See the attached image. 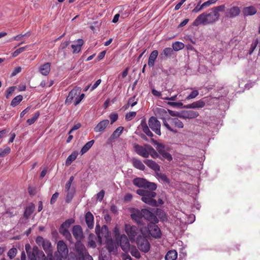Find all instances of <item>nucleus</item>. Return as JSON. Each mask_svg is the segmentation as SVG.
Returning a JSON list of instances; mask_svg holds the SVG:
<instances>
[{
  "mask_svg": "<svg viewBox=\"0 0 260 260\" xmlns=\"http://www.w3.org/2000/svg\"><path fill=\"white\" fill-rule=\"evenodd\" d=\"M134 166L140 170H144L145 169V166L144 164H133Z\"/></svg>",
  "mask_w": 260,
  "mask_h": 260,
  "instance_id": "62",
  "label": "nucleus"
},
{
  "mask_svg": "<svg viewBox=\"0 0 260 260\" xmlns=\"http://www.w3.org/2000/svg\"><path fill=\"white\" fill-rule=\"evenodd\" d=\"M85 220L88 228L89 229H93L94 225V217L90 212L88 211L86 213Z\"/></svg>",
  "mask_w": 260,
  "mask_h": 260,
  "instance_id": "21",
  "label": "nucleus"
},
{
  "mask_svg": "<svg viewBox=\"0 0 260 260\" xmlns=\"http://www.w3.org/2000/svg\"><path fill=\"white\" fill-rule=\"evenodd\" d=\"M17 252V250L16 248L13 247L11 248L8 252V256L10 259H13L16 256Z\"/></svg>",
  "mask_w": 260,
  "mask_h": 260,
  "instance_id": "44",
  "label": "nucleus"
},
{
  "mask_svg": "<svg viewBox=\"0 0 260 260\" xmlns=\"http://www.w3.org/2000/svg\"><path fill=\"white\" fill-rule=\"evenodd\" d=\"M172 47L173 50L178 51L184 47V44L180 42H175L172 44Z\"/></svg>",
  "mask_w": 260,
  "mask_h": 260,
  "instance_id": "40",
  "label": "nucleus"
},
{
  "mask_svg": "<svg viewBox=\"0 0 260 260\" xmlns=\"http://www.w3.org/2000/svg\"><path fill=\"white\" fill-rule=\"evenodd\" d=\"M41 256L43 259L45 258V255L43 252L40 250L37 246L33 247L31 254L28 255L29 260H41Z\"/></svg>",
  "mask_w": 260,
  "mask_h": 260,
  "instance_id": "17",
  "label": "nucleus"
},
{
  "mask_svg": "<svg viewBox=\"0 0 260 260\" xmlns=\"http://www.w3.org/2000/svg\"><path fill=\"white\" fill-rule=\"evenodd\" d=\"M168 121L170 124H169L167 121L164 119L163 121L164 125L168 130L172 132L174 134L177 133V131L176 129L173 128L171 126H175L179 128H182L183 127L184 124L183 122L178 118H170Z\"/></svg>",
  "mask_w": 260,
  "mask_h": 260,
  "instance_id": "10",
  "label": "nucleus"
},
{
  "mask_svg": "<svg viewBox=\"0 0 260 260\" xmlns=\"http://www.w3.org/2000/svg\"><path fill=\"white\" fill-rule=\"evenodd\" d=\"M217 0H209L207 2H204L203 5L204 7V8H206L208 7H209L212 4H215Z\"/></svg>",
  "mask_w": 260,
  "mask_h": 260,
  "instance_id": "57",
  "label": "nucleus"
},
{
  "mask_svg": "<svg viewBox=\"0 0 260 260\" xmlns=\"http://www.w3.org/2000/svg\"><path fill=\"white\" fill-rule=\"evenodd\" d=\"M47 172H48V168L47 167H44L40 173V178L41 179H42L43 178H44L45 176V175H46V174L47 173Z\"/></svg>",
  "mask_w": 260,
  "mask_h": 260,
  "instance_id": "61",
  "label": "nucleus"
},
{
  "mask_svg": "<svg viewBox=\"0 0 260 260\" xmlns=\"http://www.w3.org/2000/svg\"><path fill=\"white\" fill-rule=\"evenodd\" d=\"M156 223H149L148 224V229L149 234L154 238L161 237V233L159 227L156 224Z\"/></svg>",
  "mask_w": 260,
  "mask_h": 260,
  "instance_id": "14",
  "label": "nucleus"
},
{
  "mask_svg": "<svg viewBox=\"0 0 260 260\" xmlns=\"http://www.w3.org/2000/svg\"><path fill=\"white\" fill-rule=\"evenodd\" d=\"M50 67L51 63L49 62H47L42 64L39 68V72L42 75L44 76H47L50 72Z\"/></svg>",
  "mask_w": 260,
  "mask_h": 260,
  "instance_id": "25",
  "label": "nucleus"
},
{
  "mask_svg": "<svg viewBox=\"0 0 260 260\" xmlns=\"http://www.w3.org/2000/svg\"><path fill=\"white\" fill-rule=\"evenodd\" d=\"M40 113L39 112H37L35 113L33 117L31 118L28 119L26 122L29 124L31 125L35 122L37 119L39 118Z\"/></svg>",
  "mask_w": 260,
  "mask_h": 260,
  "instance_id": "43",
  "label": "nucleus"
},
{
  "mask_svg": "<svg viewBox=\"0 0 260 260\" xmlns=\"http://www.w3.org/2000/svg\"><path fill=\"white\" fill-rule=\"evenodd\" d=\"M68 188V194L66 197V202H70L73 199L74 193L75 192V189L74 187H66Z\"/></svg>",
  "mask_w": 260,
  "mask_h": 260,
  "instance_id": "32",
  "label": "nucleus"
},
{
  "mask_svg": "<svg viewBox=\"0 0 260 260\" xmlns=\"http://www.w3.org/2000/svg\"><path fill=\"white\" fill-rule=\"evenodd\" d=\"M125 231L127 234L129 240L132 242H135L137 237L139 236V229L135 225L129 224L125 225Z\"/></svg>",
  "mask_w": 260,
  "mask_h": 260,
  "instance_id": "11",
  "label": "nucleus"
},
{
  "mask_svg": "<svg viewBox=\"0 0 260 260\" xmlns=\"http://www.w3.org/2000/svg\"><path fill=\"white\" fill-rule=\"evenodd\" d=\"M10 148L9 147H7L4 149H0V157H5L10 152Z\"/></svg>",
  "mask_w": 260,
  "mask_h": 260,
  "instance_id": "47",
  "label": "nucleus"
},
{
  "mask_svg": "<svg viewBox=\"0 0 260 260\" xmlns=\"http://www.w3.org/2000/svg\"><path fill=\"white\" fill-rule=\"evenodd\" d=\"M256 12V9L252 6L245 7L243 10L244 16L253 15H254Z\"/></svg>",
  "mask_w": 260,
  "mask_h": 260,
  "instance_id": "30",
  "label": "nucleus"
},
{
  "mask_svg": "<svg viewBox=\"0 0 260 260\" xmlns=\"http://www.w3.org/2000/svg\"><path fill=\"white\" fill-rule=\"evenodd\" d=\"M42 246L47 253H52L51 243L49 240L46 239Z\"/></svg>",
  "mask_w": 260,
  "mask_h": 260,
  "instance_id": "34",
  "label": "nucleus"
},
{
  "mask_svg": "<svg viewBox=\"0 0 260 260\" xmlns=\"http://www.w3.org/2000/svg\"><path fill=\"white\" fill-rule=\"evenodd\" d=\"M149 151V155H150L153 158H159V153H157L154 149L150 145H147Z\"/></svg>",
  "mask_w": 260,
  "mask_h": 260,
  "instance_id": "37",
  "label": "nucleus"
},
{
  "mask_svg": "<svg viewBox=\"0 0 260 260\" xmlns=\"http://www.w3.org/2000/svg\"><path fill=\"white\" fill-rule=\"evenodd\" d=\"M81 91V89L79 87H75L73 88L69 93L68 96L66 98V102L71 101L74 98L75 99L77 95H79Z\"/></svg>",
  "mask_w": 260,
  "mask_h": 260,
  "instance_id": "22",
  "label": "nucleus"
},
{
  "mask_svg": "<svg viewBox=\"0 0 260 260\" xmlns=\"http://www.w3.org/2000/svg\"><path fill=\"white\" fill-rule=\"evenodd\" d=\"M84 96L85 95L84 93H82L79 96L77 95V96L76 97V101H75L74 105L76 106L79 104L82 100L84 98Z\"/></svg>",
  "mask_w": 260,
  "mask_h": 260,
  "instance_id": "56",
  "label": "nucleus"
},
{
  "mask_svg": "<svg viewBox=\"0 0 260 260\" xmlns=\"http://www.w3.org/2000/svg\"><path fill=\"white\" fill-rule=\"evenodd\" d=\"M168 104L172 107H182L183 104L181 102H169Z\"/></svg>",
  "mask_w": 260,
  "mask_h": 260,
  "instance_id": "55",
  "label": "nucleus"
},
{
  "mask_svg": "<svg viewBox=\"0 0 260 260\" xmlns=\"http://www.w3.org/2000/svg\"><path fill=\"white\" fill-rule=\"evenodd\" d=\"M148 125L145 119L141 121L139 128L148 137L152 138L153 136V133L150 131L149 127L156 134L159 136L161 135L160 123L155 117L152 116L148 120Z\"/></svg>",
  "mask_w": 260,
  "mask_h": 260,
  "instance_id": "2",
  "label": "nucleus"
},
{
  "mask_svg": "<svg viewBox=\"0 0 260 260\" xmlns=\"http://www.w3.org/2000/svg\"><path fill=\"white\" fill-rule=\"evenodd\" d=\"M136 114L137 113L136 112H130L126 114L125 119L127 121H130L136 116Z\"/></svg>",
  "mask_w": 260,
  "mask_h": 260,
  "instance_id": "50",
  "label": "nucleus"
},
{
  "mask_svg": "<svg viewBox=\"0 0 260 260\" xmlns=\"http://www.w3.org/2000/svg\"><path fill=\"white\" fill-rule=\"evenodd\" d=\"M95 233L98 237V242L100 245L102 244V238H106V248L108 252L111 254H115L117 251V245L115 244L112 239L109 235L108 228L106 225H103L100 229V225L95 226Z\"/></svg>",
  "mask_w": 260,
  "mask_h": 260,
  "instance_id": "1",
  "label": "nucleus"
},
{
  "mask_svg": "<svg viewBox=\"0 0 260 260\" xmlns=\"http://www.w3.org/2000/svg\"><path fill=\"white\" fill-rule=\"evenodd\" d=\"M109 118L111 120V124H113L117 120L118 115L117 113H111L109 116Z\"/></svg>",
  "mask_w": 260,
  "mask_h": 260,
  "instance_id": "51",
  "label": "nucleus"
},
{
  "mask_svg": "<svg viewBox=\"0 0 260 260\" xmlns=\"http://www.w3.org/2000/svg\"><path fill=\"white\" fill-rule=\"evenodd\" d=\"M199 115L197 111L189 110L184 112L180 117L184 119H193L197 118Z\"/></svg>",
  "mask_w": 260,
  "mask_h": 260,
  "instance_id": "20",
  "label": "nucleus"
},
{
  "mask_svg": "<svg viewBox=\"0 0 260 260\" xmlns=\"http://www.w3.org/2000/svg\"><path fill=\"white\" fill-rule=\"evenodd\" d=\"M21 68L20 67H17L14 69L11 73V76L13 77L16 76L17 74L19 73L21 71Z\"/></svg>",
  "mask_w": 260,
  "mask_h": 260,
  "instance_id": "59",
  "label": "nucleus"
},
{
  "mask_svg": "<svg viewBox=\"0 0 260 260\" xmlns=\"http://www.w3.org/2000/svg\"><path fill=\"white\" fill-rule=\"evenodd\" d=\"M151 141L153 144L156 146V149L159 153V158L164 161L167 160L170 161L172 160L171 154L165 150L164 145L158 143L152 138H151Z\"/></svg>",
  "mask_w": 260,
  "mask_h": 260,
  "instance_id": "8",
  "label": "nucleus"
},
{
  "mask_svg": "<svg viewBox=\"0 0 260 260\" xmlns=\"http://www.w3.org/2000/svg\"><path fill=\"white\" fill-rule=\"evenodd\" d=\"M147 145H146L145 147H144L139 144H134V150L139 155L147 158L149 156V150L147 148Z\"/></svg>",
  "mask_w": 260,
  "mask_h": 260,
  "instance_id": "18",
  "label": "nucleus"
},
{
  "mask_svg": "<svg viewBox=\"0 0 260 260\" xmlns=\"http://www.w3.org/2000/svg\"><path fill=\"white\" fill-rule=\"evenodd\" d=\"M72 234L76 240V242L82 241L84 238V235L82 229L79 225H74L72 228Z\"/></svg>",
  "mask_w": 260,
  "mask_h": 260,
  "instance_id": "15",
  "label": "nucleus"
},
{
  "mask_svg": "<svg viewBox=\"0 0 260 260\" xmlns=\"http://www.w3.org/2000/svg\"><path fill=\"white\" fill-rule=\"evenodd\" d=\"M114 233L115 235V239L117 242V245L119 244L121 247L122 250L127 253L130 250V243L129 242V239L127 237L124 235L122 234L120 235L118 230L117 228L115 229Z\"/></svg>",
  "mask_w": 260,
  "mask_h": 260,
  "instance_id": "5",
  "label": "nucleus"
},
{
  "mask_svg": "<svg viewBox=\"0 0 260 260\" xmlns=\"http://www.w3.org/2000/svg\"><path fill=\"white\" fill-rule=\"evenodd\" d=\"M177 257V252L176 250H170L169 251L166 256V260H176Z\"/></svg>",
  "mask_w": 260,
  "mask_h": 260,
  "instance_id": "33",
  "label": "nucleus"
},
{
  "mask_svg": "<svg viewBox=\"0 0 260 260\" xmlns=\"http://www.w3.org/2000/svg\"><path fill=\"white\" fill-rule=\"evenodd\" d=\"M201 4V1L199 3L197 6L192 10V12L193 13H198L203 9L204 8L203 5H200Z\"/></svg>",
  "mask_w": 260,
  "mask_h": 260,
  "instance_id": "52",
  "label": "nucleus"
},
{
  "mask_svg": "<svg viewBox=\"0 0 260 260\" xmlns=\"http://www.w3.org/2000/svg\"><path fill=\"white\" fill-rule=\"evenodd\" d=\"M131 218L139 225H143V213L142 210L140 211L138 209L132 208L131 211Z\"/></svg>",
  "mask_w": 260,
  "mask_h": 260,
  "instance_id": "13",
  "label": "nucleus"
},
{
  "mask_svg": "<svg viewBox=\"0 0 260 260\" xmlns=\"http://www.w3.org/2000/svg\"><path fill=\"white\" fill-rule=\"evenodd\" d=\"M135 242L136 243L138 248L141 251L147 253L149 251L150 244L146 237L142 233L137 237Z\"/></svg>",
  "mask_w": 260,
  "mask_h": 260,
  "instance_id": "6",
  "label": "nucleus"
},
{
  "mask_svg": "<svg viewBox=\"0 0 260 260\" xmlns=\"http://www.w3.org/2000/svg\"><path fill=\"white\" fill-rule=\"evenodd\" d=\"M123 128L122 126H119L117 128L111 135V138L112 139H115L118 138L121 134Z\"/></svg>",
  "mask_w": 260,
  "mask_h": 260,
  "instance_id": "35",
  "label": "nucleus"
},
{
  "mask_svg": "<svg viewBox=\"0 0 260 260\" xmlns=\"http://www.w3.org/2000/svg\"><path fill=\"white\" fill-rule=\"evenodd\" d=\"M133 184L139 187L148 188L149 190H155L157 185L153 182L147 181L146 179L142 178H136L133 181Z\"/></svg>",
  "mask_w": 260,
  "mask_h": 260,
  "instance_id": "9",
  "label": "nucleus"
},
{
  "mask_svg": "<svg viewBox=\"0 0 260 260\" xmlns=\"http://www.w3.org/2000/svg\"><path fill=\"white\" fill-rule=\"evenodd\" d=\"M174 54V50L170 47L165 48L162 52L159 55V58L161 59H166L168 57H170Z\"/></svg>",
  "mask_w": 260,
  "mask_h": 260,
  "instance_id": "23",
  "label": "nucleus"
},
{
  "mask_svg": "<svg viewBox=\"0 0 260 260\" xmlns=\"http://www.w3.org/2000/svg\"><path fill=\"white\" fill-rule=\"evenodd\" d=\"M240 10L238 6H234L227 10L226 16L230 18L235 17L240 13Z\"/></svg>",
  "mask_w": 260,
  "mask_h": 260,
  "instance_id": "24",
  "label": "nucleus"
},
{
  "mask_svg": "<svg viewBox=\"0 0 260 260\" xmlns=\"http://www.w3.org/2000/svg\"><path fill=\"white\" fill-rule=\"evenodd\" d=\"M129 251L131 252V254L133 256L137 258H140L141 257V254L136 246H131Z\"/></svg>",
  "mask_w": 260,
  "mask_h": 260,
  "instance_id": "36",
  "label": "nucleus"
},
{
  "mask_svg": "<svg viewBox=\"0 0 260 260\" xmlns=\"http://www.w3.org/2000/svg\"><path fill=\"white\" fill-rule=\"evenodd\" d=\"M45 240L42 237L38 236L36 239V242L39 246L42 245Z\"/></svg>",
  "mask_w": 260,
  "mask_h": 260,
  "instance_id": "58",
  "label": "nucleus"
},
{
  "mask_svg": "<svg viewBox=\"0 0 260 260\" xmlns=\"http://www.w3.org/2000/svg\"><path fill=\"white\" fill-rule=\"evenodd\" d=\"M59 232L63 236H65V222H63L61 224V225L59 229Z\"/></svg>",
  "mask_w": 260,
  "mask_h": 260,
  "instance_id": "63",
  "label": "nucleus"
},
{
  "mask_svg": "<svg viewBox=\"0 0 260 260\" xmlns=\"http://www.w3.org/2000/svg\"><path fill=\"white\" fill-rule=\"evenodd\" d=\"M27 48H28V46H25L24 47H20V48H18L13 53L12 56L13 57H15L17 56L21 53L25 51Z\"/></svg>",
  "mask_w": 260,
  "mask_h": 260,
  "instance_id": "42",
  "label": "nucleus"
},
{
  "mask_svg": "<svg viewBox=\"0 0 260 260\" xmlns=\"http://www.w3.org/2000/svg\"><path fill=\"white\" fill-rule=\"evenodd\" d=\"M225 8L224 5H220L217 7H215L213 8L211 10L213 12L217 15V17L219 18V14L218 13L219 12H222L224 11Z\"/></svg>",
  "mask_w": 260,
  "mask_h": 260,
  "instance_id": "39",
  "label": "nucleus"
},
{
  "mask_svg": "<svg viewBox=\"0 0 260 260\" xmlns=\"http://www.w3.org/2000/svg\"><path fill=\"white\" fill-rule=\"evenodd\" d=\"M31 34V31H28L24 34H19L16 36H14V37L12 38L9 41H20L21 40H22L23 39V38L24 37H29L30 36Z\"/></svg>",
  "mask_w": 260,
  "mask_h": 260,
  "instance_id": "31",
  "label": "nucleus"
},
{
  "mask_svg": "<svg viewBox=\"0 0 260 260\" xmlns=\"http://www.w3.org/2000/svg\"><path fill=\"white\" fill-rule=\"evenodd\" d=\"M23 100V96L21 95H18L15 97L11 103V105L14 107L17 106Z\"/></svg>",
  "mask_w": 260,
  "mask_h": 260,
  "instance_id": "38",
  "label": "nucleus"
},
{
  "mask_svg": "<svg viewBox=\"0 0 260 260\" xmlns=\"http://www.w3.org/2000/svg\"><path fill=\"white\" fill-rule=\"evenodd\" d=\"M35 208V205L32 203H31L29 205L27 206L25 208V211H24V212L23 214L24 217L27 219H28L30 217V215L34 212Z\"/></svg>",
  "mask_w": 260,
  "mask_h": 260,
  "instance_id": "28",
  "label": "nucleus"
},
{
  "mask_svg": "<svg viewBox=\"0 0 260 260\" xmlns=\"http://www.w3.org/2000/svg\"><path fill=\"white\" fill-rule=\"evenodd\" d=\"M78 154V153L77 151H74L68 156L67 160H66V162H68V161L72 162L74 161L77 158Z\"/></svg>",
  "mask_w": 260,
  "mask_h": 260,
  "instance_id": "49",
  "label": "nucleus"
},
{
  "mask_svg": "<svg viewBox=\"0 0 260 260\" xmlns=\"http://www.w3.org/2000/svg\"><path fill=\"white\" fill-rule=\"evenodd\" d=\"M143 213V218L149 221L150 223H158V219L156 215L147 209H142Z\"/></svg>",
  "mask_w": 260,
  "mask_h": 260,
  "instance_id": "16",
  "label": "nucleus"
},
{
  "mask_svg": "<svg viewBox=\"0 0 260 260\" xmlns=\"http://www.w3.org/2000/svg\"><path fill=\"white\" fill-rule=\"evenodd\" d=\"M101 83V80L98 79L96 82L94 83V84L91 86L90 90L93 91L94 89H95Z\"/></svg>",
  "mask_w": 260,
  "mask_h": 260,
  "instance_id": "64",
  "label": "nucleus"
},
{
  "mask_svg": "<svg viewBox=\"0 0 260 260\" xmlns=\"http://www.w3.org/2000/svg\"><path fill=\"white\" fill-rule=\"evenodd\" d=\"M58 196H59V193L57 192H56L52 195V196L51 198V200H50V204L51 205H53L56 202L57 198H58Z\"/></svg>",
  "mask_w": 260,
  "mask_h": 260,
  "instance_id": "53",
  "label": "nucleus"
},
{
  "mask_svg": "<svg viewBox=\"0 0 260 260\" xmlns=\"http://www.w3.org/2000/svg\"><path fill=\"white\" fill-rule=\"evenodd\" d=\"M57 251L54 254L55 260H62L65 258V243L63 240L58 241L57 243Z\"/></svg>",
  "mask_w": 260,
  "mask_h": 260,
  "instance_id": "12",
  "label": "nucleus"
},
{
  "mask_svg": "<svg viewBox=\"0 0 260 260\" xmlns=\"http://www.w3.org/2000/svg\"><path fill=\"white\" fill-rule=\"evenodd\" d=\"M199 94V92L198 90H194L186 98V100H189L192 99H194L197 97Z\"/></svg>",
  "mask_w": 260,
  "mask_h": 260,
  "instance_id": "48",
  "label": "nucleus"
},
{
  "mask_svg": "<svg viewBox=\"0 0 260 260\" xmlns=\"http://www.w3.org/2000/svg\"><path fill=\"white\" fill-rule=\"evenodd\" d=\"M73 250L76 252L75 255L76 260H85V258L89 254L84 245L81 242H76Z\"/></svg>",
  "mask_w": 260,
  "mask_h": 260,
  "instance_id": "7",
  "label": "nucleus"
},
{
  "mask_svg": "<svg viewBox=\"0 0 260 260\" xmlns=\"http://www.w3.org/2000/svg\"><path fill=\"white\" fill-rule=\"evenodd\" d=\"M158 54L157 50H155L152 51L148 58V65L149 67H153L154 65L155 60Z\"/></svg>",
  "mask_w": 260,
  "mask_h": 260,
  "instance_id": "27",
  "label": "nucleus"
},
{
  "mask_svg": "<svg viewBox=\"0 0 260 260\" xmlns=\"http://www.w3.org/2000/svg\"><path fill=\"white\" fill-rule=\"evenodd\" d=\"M105 194V191L103 190L100 191L97 194V200H99L100 201H102L104 198Z\"/></svg>",
  "mask_w": 260,
  "mask_h": 260,
  "instance_id": "60",
  "label": "nucleus"
},
{
  "mask_svg": "<svg viewBox=\"0 0 260 260\" xmlns=\"http://www.w3.org/2000/svg\"><path fill=\"white\" fill-rule=\"evenodd\" d=\"M94 140H91L85 144L81 149V152L82 154L86 153L93 145Z\"/></svg>",
  "mask_w": 260,
  "mask_h": 260,
  "instance_id": "41",
  "label": "nucleus"
},
{
  "mask_svg": "<svg viewBox=\"0 0 260 260\" xmlns=\"http://www.w3.org/2000/svg\"><path fill=\"white\" fill-rule=\"evenodd\" d=\"M153 190H147L139 189L137 190V193L142 197V201L144 203L153 206H158L157 202L153 198L156 196V193Z\"/></svg>",
  "mask_w": 260,
  "mask_h": 260,
  "instance_id": "4",
  "label": "nucleus"
},
{
  "mask_svg": "<svg viewBox=\"0 0 260 260\" xmlns=\"http://www.w3.org/2000/svg\"><path fill=\"white\" fill-rule=\"evenodd\" d=\"M84 41L82 39H78L77 41V44H72L71 48L73 50L72 52L73 53H78L81 50V47L83 45Z\"/></svg>",
  "mask_w": 260,
  "mask_h": 260,
  "instance_id": "29",
  "label": "nucleus"
},
{
  "mask_svg": "<svg viewBox=\"0 0 260 260\" xmlns=\"http://www.w3.org/2000/svg\"><path fill=\"white\" fill-rule=\"evenodd\" d=\"M156 175L159 178H160L162 180L166 182H169V180L168 178V177H167V176L164 174H162L161 173H157V174Z\"/></svg>",
  "mask_w": 260,
  "mask_h": 260,
  "instance_id": "54",
  "label": "nucleus"
},
{
  "mask_svg": "<svg viewBox=\"0 0 260 260\" xmlns=\"http://www.w3.org/2000/svg\"><path fill=\"white\" fill-rule=\"evenodd\" d=\"M136 95H134L133 97L131 98L128 100V104H130L132 107L136 105L138 103V99H136Z\"/></svg>",
  "mask_w": 260,
  "mask_h": 260,
  "instance_id": "46",
  "label": "nucleus"
},
{
  "mask_svg": "<svg viewBox=\"0 0 260 260\" xmlns=\"http://www.w3.org/2000/svg\"><path fill=\"white\" fill-rule=\"evenodd\" d=\"M205 106V102L202 100H200L198 101L193 102L192 103L187 105L185 106L186 108L196 109L201 108Z\"/></svg>",
  "mask_w": 260,
  "mask_h": 260,
  "instance_id": "26",
  "label": "nucleus"
},
{
  "mask_svg": "<svg viewBox=\"0 0 260 260\" xmlns=\"http://www.w3.org/2000/svg\"><path fill=\"white\" fill-rule=\"evenodd\" d=\"M109 123L108 119H105L100 121L94 127V131L95 133L102 132L105 131Z\"/></svg>",
  "mask_w": 260,
  "mask_h": 260,
  "instance_id": "19",
  "label": "nucleus"
},
{
  "mask_svg": "<svg viewBox=\"0 0 260 260\" xmlns=\"http://www.w3.org/2000/svg\"><path fill=\"white\" fill-rule=\"evenodd\" d=\"M217 15L211 10L209 13H203L199 15L193 22V26H199L201 24L207 25L212 24L218 20Z\"/></svg>",
  "mask_w": 260,
  "mask_h": 260,
  "instance_id": "3",
  "label": "nucleus"
},
{
  "mask_svg": "<svg viewBox=\"0 0 260 260\" xmlns=\"http://www.w3.org/2000/svg\"><path fill=\"white\" fill-rule=\"evenodd\" d=\"M148 166L151 168V169L153 170L157 174V173H159L160 170V167L158 164H146Z\"/></svg>",
  "mask_w": 260,
  "mask_h": 260,
  "instance_id": "45",
  "label": "nucleus"
}]
</instances>
